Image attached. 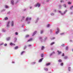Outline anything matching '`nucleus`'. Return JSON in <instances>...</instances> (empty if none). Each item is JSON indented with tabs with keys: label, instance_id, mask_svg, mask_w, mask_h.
Segmentation results:
<instances>
[{
	"label": "nucleus",
	"instance_id": "1",
	"mask_svg": "<svg viewBox=\"0 0 73 73\" xmlns=\"http://www.w3.org/2000/svg\"><path fill=\"white\" fill-rule=\"evenodd\" d=\"M31 18L27 17L26 18L25 21L27 22V24H29L31 23Z\"/></svg>",
	"mask_w": 73,
	"mask_h": 73
},
{
	"label": "nucleus",
	"instance_id": "2",
	"mask_svg": "<svg viewBox=\"0 0 73 73\" xmlns=\"http://www.w3.org/2000/svg\"><path fill=\"white\" fill-rule=\"evenodd\" d=\"M40 4L37 3V4H36V5H34V6L35 7H40Z\"/></svg>",
	"mask_w": 73,
	"mask_h": 73
},
{
	"label": "nucleus",
	"instance_id": "3",
	"mask_svg": "<svg viewBox=\"0 0 73 73\" xmlns=\"http://www.w3.org/2000/svg\"><path fill=\"white\" fill-rule=\"evenodd\" d=\"M39 39L40 40L41 42H43V39H42V38L41 37H39Z\"/></svg>",
	"mask_w": 73,
	"mask_h": 73
},
{
	"label": "nucleus",
	"instance_id": "4",
	"mask_svg": "<svg viewBox=\"0 0 73 73\" xmlns=\"http://www.w3.org/2000/svg\"><path fill=\"white\" fill-rule=\"evenodd\" d=\"M55 52L54 51H53L52 53H51L50 54V57H51L52 55L53 54H55Z\"/></svg>",
	"mask_w": 73,
	"mask_h": 73
},
{
	"label": "nucleus",
	"instance_id": "5",
	"mask_svg": "<svg viewBox=\"0 0 73 73\" xmlns=\"http://www.w3.org/2000/svg\"><path fill=\"white\" fill-rule=\"evenodd\" d=\"M55 52L54 51H53L52 53H51L50 54V57H51L52 55L53 54H55Z\"/></svg>",
	"mask_w": 73,
	"mask_h": 73
},
{
	"label": "nucleus",
	"instance_id": "6",
	"mask_svg": "<svg viewBox=\"0 0 73 73\" xmlns=\"http://www.w3.org/2000/svg\"><path fill=\"white\" fill-rule=\"evenodd\" d=\"M67 11H68V10H66L64 11L63 13H61V15H64L66 13V12H67Z\"/></svg>",
	"mask_w": 73,
	"mask_h": 73
},
{
	"label": "nucleus",
	"instance_id": "7",
	"mask_svg": "<svg viewBox=\"0 0 73 73\" xmlns=\"http://www.w3.org/2000/svg\"><path fill=\"white\" fill-rule=\"evenodd\" d=\"M57 30L58 31H57L56 32V34H58V33L59 32H60V29H59V28H58L57 29Z\"/></svg>",
	"mask_w": 73,
	"mask_h": 73
},
{
	"label": "nucleus",
	"instance_id": "8",
	"mask_svg": "<svg viewBox=\"0 0 73 73\" xmlns=\"http://www.w3.org/2000/svg\"><path fill=\"white\" fill-rule=\"evenodd\" d=\"M36 33H37L36 31H35L34 32V33H33V35H32V36H35V35H36Z\"/></svg>",
	"mask_w": 73,
	"mask_h": 73
},
{
	"label": "nucleus",
	"instance_id": "9",
	"mask_svg": "<svg viewBox=\"0 0 73 73\" xmlns=\"http://www.w3.org/2000/svg\"><path fill=\"white\" fill-rule=\"evenodd\" d=\"M14 25V21H12L11 22V27H13Z\"/></svg>",
	"mask_w": 73,
	"mask_h": 73
},
{
	"label": "nucleus",
	"instance_id": "10",
	"mask_svg": "<svg viewBox=\"0 0 73 73\" xmlns=\"http://www.w3.org/2000/svg\"><path fill=\"white\" fill-rule=\"evenodd\" d=\"M14 1L13 0H12L11 1V4H12L13 5L14 4Z\"/></svg>",
	"mask_w": 73,
	"mask_h": 73
},
{
	"label": "nucleus",
	"instance_id": "11",
	"mask_svg": "<svg viewBox=\"0 0 73 73\" xmlns=\"http://www.w3.org/2000/svg\"><path fill=\"white\" fill-rule=\"evenodd\" d=\"M9 23H10V22H9V21L7 23V27H9Z\"/></svg>",
	"mask_w": 73,
	"mask_h": 73
},
{
	"label": "nucleus",
	"instance_id": "12",
	"mask_svg": "<svg viewBox=\"0 0 73 73\" xmlns=\"http://www.w3.org/2000/svg\"><path fill=\"white\" fill-rule=\"evenodd\" d=\"M10 39H11V37H9L6 38V40H7V41H8Z\"/></svg>",
	"mask_w": 73,
	"mask_h": 73
},
{
	"label": "nucleus",
	"instance_id": "13",
	"mask_svg": "<svg viewBox=\"0 0 73 73\" xmlns=\"http://www.w3.org/2000/svg\"><path fill=\"white\" fill-rule=\"evenodd\" d=\"M43 59H44V58H42L41 59H40L39 61V62H41L42 61V60H43Z\"/></svg>",
	"mask_w": 73,
	"mask_h": 73
},
{
	"label": "nucleus",
	"instance_id": "14",
	"mask_svg": "<svg viewBox=\"0 0 73 73\" xmlns=\"http://www.w3.org/2000/svg\"><path fill=\"white\" fill-rule=\"evenodd\" d=\"M57 52H58V54H60L62 53L61 52H60L59 50H58Z\"/></svg>",
	"mask_w": 73,
	"mask_h": 73
},
{
	"label": "nucleus",
	"instance_id": "15",
	"mask_svg": "<svg viewBox=\"0 0 73 73\" xmlns=\"http://www.w3.org/2000/svg\"><path fill=\"white\" fill-rule=\"evenodd\" d=\"M39 20V18H37V19L36 20L35 22V23H37Z\"/></svg>",
	"mask_w": 73,
	"mask_h": 73
},
{
	"label": "nucleus",
	"instance_id": "16",
	"mask_svg": "<svg viewBox=\"0 0 73 73\" xmlns=\"http://www.w3.org/2000/svg\"><path fill=\"white\" fill-rule=\"evenodd\" d=\"M44 55L43 54H41V57L42 58H43V57H44Z\"/></svg>",
	"mask_w": 73,
	"mask_h": 73
},
{
	"label": "nucleus",
	"instance_id": "17",
	"mask_svg": "<svg viewBox=\"0 0 73 73\" xmlns=\"http://www.w3.org/2000/svg\"><path fill=\"white\" fill-rule=\"evenodd\" d=\"M32 38H31L27 41V42H29V41H32Z\"/></svg>",
	"mask_w": 73,
	"mask_h": 73
},
{
	"label": "nucleus",
	"instance_id": "18",
	"mask_svg": "<svg viewBox=\"0 0 73 73\" xmlns=\"http://www.w3.org/2000/svg\"><path fill=\"white\" fill-rule=\"evenodd\" d=\"M10 45H11V46H12V45H13L14 46L15 45V44H13L12 43H11L10 44Z\"/></svg>",
	"mask_w": 73,
	"mask_h": 73
},
{
	"label": "nucleus",
	"instance_id": "19",
	"mask_svg": "<svg viewBox=\"0 0 73 73\" xmlns=\"http://www.w3.org/2000/svg\"><path fill=\"white\" fill-rule=\"evenodd\" d=\"M17 38H15V40H14V42H16L17 41Z\"/></svg>",
	"mask_w": 73,
	"mask_h": 73
},
{
	"label": "nucleus",
	"instance_id": "20",
	"mask_svg": "<svg viewBox=\"0 0 73 73\" xmlns=\"http://www.w3.org/2000/svg\"><path fill=\"white\" fill-rule=\"evenodd\" d=\"M63 6L64 7V8H66V4H64L63 5Z\"/></svg>",
	"mask_w": 73,
	"mask_h": 73
},
{
	"label": "nucleus",
	"instance_id": "21",
	"mask_svg": "<svg viewBox=\"0 0 73 73\" xmlns=\"http://www.w3.org/2000/svg\"><path fill=\"white\" fill-rule=\"evenodd\" d=\"M47 38H48L47 37H45L44 38V41H45L46 40H47Z\"/></svg>",
	"mask_w": 73,
	"mask_h": 73
},
{
	"label": "nucleus",
	"instance_id": "22",
	"mask_svg": "<svg viewBox=\"0 0 73 73\" xmlns=\"http://www.w3.org/2000/svg\"><path fill=\"white\" fill-rule=\"evenodd\" d=\"M68 58V57L67 56H65L64 57V59H67V58Z\"/></svg>",
	"mask_w": 73,
	"mask_h": 73
},
{
	"label": "nucleus",
	"instance_id": "23",
	"mask_svg": "<svg viewBox=\"0 0 73 73\" xmlns=\"http://www.w3.org/2000/svg\"><path fill=\"white\" fill-rule=\"evenodd\" d=\"M50 65V63L46 64V66H48L49 65Z\"/></svg>",
	"mask_w": 73,
	"mask_h": 73
},
{
	"label": "nucleus",
	"instance_id": "24",
	"mask_svg": "<svg viewBox=\"0 0 73 73\" xmlns=\"http://www.w3.org/2000/svg\"><path fill=\"white\" fill-rule=\"evenodd\" d=\"M44 46H42L41 47V49L42 50H44Z\"/></svg>",
	"mask_w": 73,
	"mask_h": 73
},
{
	"label": "nucleus",
	"instance_id": "25",
	"mask_svg": "<svg viewBox=\"0 0 73 73\" xmlns=\"http://www.w3.org/2000/svg\"><path fill=\"white\" fill-rule=\"evenodd\" d=\"M58 62H62V60L61 59H59L58 60Z\"/></svg>",
	"mask_w": 73,
	"mask_h": 73
},
{
	"label": "nucleus",
	"instance_id": "26",
	"mask_svg": "<svg viewBox=\"0 0 73 73\" xmlns=\"http://www.w3.org/2000/svg\"><path fill=\"white\" fill-rule=\"evenodd\" d=\"M18 48L19 47L18 46H17L15 47V49H18Z\"/></svg>",
	"mask_w": 73,
	"mask_h": 73
},
{
	"label": "nucleus",
	"instance_id": "27",
	"mask_svg": "<svg viewBox=\"0 0 73 73\" xmlns=\"http://www.w3.org/2000/svg\"><path fill=\"white\" fill-rule=\"evenodd\" d=\"M54 44V42H52L50 44V45H53V44Z\"/></svg>",
	"mask_w": 73,
	"mask_h": 73
},
{
	"label": "nucleus",
	"instance_id": "28",
	"mask_svg": "<svg viewBox=\"0 0 73 73\" xmlns=\"http://www.w3.org/2000/svg\"><path fill=\"white\" fill-rule=\"evenodd\" d=\"M71 68L70 67H69L68 68V71H70V69H71Z\"/></svg>",
	"mask_w": 73,
	"mask_h": 73
},
{
	"label": "nucleus",
	"instance_id": "29",
	"mask_svg": "<svg viewBox=\"0 0 73 73\" xmlns=\"http://www.w3.org/2000/svg\"><path fill=\"white\" fill-rule=\"evenodd\" d=\"M44 32V30H41L40 31V34H42Z\"/></svg>",
	"mask_w": 73,
	"mask_h": 73
},
{
	"label": "nucleus",
	"instance_id": "30",
	"mask_svg": "<svg viewBox=\"0 0 73 73\" xmlns=\"http://www.w3.org/2000/svg\"><path fill=\"white\" fill-rule=\"evenodd\" d=\"M25 53V51H23L22 52L21 54V55H22V54H23V53Z\"/></svg>",
	"mask_w": 73,
	"mask_h": 73
},
{
	"label": "nucleus",
	"instance_id": "31",
	"mask_svg": "<svg viewBox=\"0 0 73 73\" xmlns=\"http://www.w3.org/2000/svg\"><path fill=\"white\" fill-rule=\"evenodd\" d=\"M25 19V17L24 16H23L22 17V20H24V19Z\"/></svg>",
	"mask_w": 73,
	"mask_h": 73
},
{
	"label": "nucleus",
	"instance_id": "32",
	"mask_svg": "<svg viewBox=\"0 0 73 73\" xmlns=\"http://www.w3.org/2000/svg\"><path fill=\"white\" fill-rule=\"evenodd\" d=\"M73 6H72L70 7V9H71V10H72V9H73Z\"/></svg>",
	"mask_w": 73,
	"mask_h": 73
},
{
	"label": "nucleus",
	"instance_id": "33",
	"mask_svg": "<svg viewBox=\"0 0 73 73\" xmlns=\"http://www.w3.org/2000/svg\"><path fill=\"white\" fill-rule=\"evenodd\" d=\"M2 31L3 32H5V30L4 29H2Z\"/></svg>",
	"mask_w": 73,
	"mask_h": 73
},
{
	"label": "nucleus",
	"instance_id": "34",
	"mask_svg": "<svg viewBox=\"0 0 73 73\" xmlns=\"http://www.w3.org/2000/svg\"><path fill=\"white\" fill-rule=\"evenodd\" d=\"M66 50H68V47L67 46L66 48Z\"/></svg>",
	"mask_w": 73,
	"mask_h": 73
},
{
	"label": "nucleus",
	"instance_id": "35",
	"mask_svg": "<svg viewBox=\"0 0 73 73\" xmlns=\"http://www.w3.org/2000/svg\"><path fill=\"white\" fill-rule=\"evenodd\" d=\"M63 65H64V64H63V63H62L61 64H60L61 66H63Z\"/></svg>",
	"mask_w": 73,
	"mask_h": 73
},
{
	"label": "nucleus",
	"instance_id": "36",
	"mask_svg": "<svg viewBox=\"0 0 73 73\" xmlns=\"http://www.w3.org/2000/svg\"><path fill=\"white\" fill-rule=\"evenodd\" d=\"M64 1L63 0H62L60 1V3H64Z\"/></svg>",
	"mask_w": 73,
	"mask_h": 73
},
{
	"label": "nucleus",
	"instance_id": "37",
	"mask_svg": "<svg viewBox=\"0 0 73 73\" xmlns=\"http://www.w3.org/2000/svg\"><path fill=\"white\" fill-rule=\"evenodd\" d=\"M29 35H27L25 36V37L26 38H27V37H29Z\"/></svg>",
	"mask_w": 73,
	"mask_h": 73
},
{
	"label": "nucleus",
	"instance_id": "38",
	"mask_svg": "<svg viewBox=\"0 0 73 73\" xmlns=\"http://www.w3.org/2000/svg\"><path fill=\"white\" fill-rule=\"evenodd\" d=\"M5 20H8V18L7 17H6L5 18Z\"/></svg>",
	"mask_w": 73,
	"mask_h": 73
},
{
	"label": "nucleus",
	"instance_id": "39",
	"mask_svg": "<svg viewBox=\"0 0 73 73\" xmlns=\"http://www.w3.org/2000/svg\"><path fill=\"white\" fill-rule=\"evenodd\" d=\"M44 70H46V71H47L48 69V68H45L44 69Z\"/></svg>",
	"mask_w": 73,
	"mask_h": 73
},
{
	"label": "nucleus",
	"instance_id": "40",
	"mask_svg": "<svg viewBox=\"0 0 73 73\" xmlns=\"http://www.w3.org/2000/svg\"><path fill=\"white\" fill-rule=\"evenodd\" d=\"M54 13H51V16H54Z\"/></svg>",
	"mask_w": 73,
	"mask_h": 73
},
{
	"label": "nucleus",
	"instance_id": "41",
	"mask_svg": "<svg viewBox=\"0 0 73 73\" xmlns=\"http://www.w3.org/2000/svg\"><path fill=\"white\" fill-rule=\"evenodd\" d=\"M50 26V25L49 24H48L47 25V27H49Z\"/></svg>",
	"mask_w": 73,
	"mask_h": 73
},
{
	"label": "nucleus",
	"instance_id": "42",
	"mask_svg": "<svg viewBox=\"0 0 73 73\" xmlns=\"http://www.w3.org/2000/svg\"><path fill=\"white\" fill-rule=\"evenodd\" d=\"M35 62H33L31 63V64L32 65H33L34 64H35Z\"/></svg>",
	"mask_w": 73,
	"mask_h": 73
},
{
	"label": "nucleus",
	"instance_id": "43",
	"mask_svg": "<svg viewBox=\"0 0 73 73\" xmlns=\"http://www.w3.org/2000/svg\"><path fill=\"white\" fill-rule=\"evenodd\" d=\"M4 45L5 46H7V43H5L4 44Z\"/></svg>",
	"mask_w": 73,
	"mask_h": 73
},
{
	"label": "nucleus",
	"instance_id": "44",
	"mask_svg": "<svg viewBox=\"0 0 73 73\" xmlns=\"http://www.w3.org/2000/svg\"><path fill=\"white\" fill-rule=\"evenodd\" d=\"M5 8H8V6H7V5H5Z\"/></svg>",
	"mask_w": 73,
	"mask_h": 73
},
{
	"label": "nucleus",
	"instance_id": "45",
	"mask_svg": "<svg viewBox=\"0 0 73 73\" xmlns=\"http://www.w3.org/2000/svg\"><path fill=\"white\" fill-rule=\"evenodd\" d=\"M16 35H18V33L16 32L15 33Z\"/></svg>",
	"mask_w": 73,
	"mask_h": 73
},
{
	"label": "nucleus",
	"instance_id": "46",
	"mask_svg": "<svg viewBox=\"0 0 73 73\" xmlns=\"http://www.w3.org/2000/svg\"><path fill=\"white\" fill-rule=\"evenodd\" d=\"M58 12L59 13H60L61 14V13H61V11H59Z\"/></svg>",
	"mask_w": 73,
	"mask_h": 73
},
{
	"label": "nucleus",
	"instance_id": "47",
	"mask_svg": "<svg viewBox=\"0 0 73 73\" xmlns=\"http://www.w3.org/2000/svg\"><path fill=\"white\" fill-rule=\"evenodd\" d=\"M64 35V33H62L60 34V35Z\"/></svg>",
	"mask_w": 73,
	"mask_h": 73
},
{
	"label": "nucleus",
	"instance_id": "48",
	"mask_svg": "<svg viewBox=\"0 0 73 73\" xmlns=\"http://www.w3.org/2000/svg\"><path fill=\"white\" fill-rule=\"evenodd\" d=\"M55 39V38L54 37H53L52 38H51V40H54V39Z\"/></svg>",
	"mask_w": 73,
	"mask_h": 73
},
{
	"label": "nucleus",
	"instance_id": "49",
	"mask_svg": "<svg viewBox=\"0 0 73 73\" xmlns=\"http://www.w3.org/2000/svg\"><path fill=\"white\" fill-rule=\"evenodd\" d=\"M26 48H27V46H24V49H26Z\"/></svg>",
	"mask_w": 73,
	"mask_h": 73
},
{
	"label": "nucleus",
	"instance_id": "50",
	"mask_svg": "<svg viewBox=\"0 0 73 73\" xmlns=\"http://www.w3.org/2000/svg\"><path fill=\"white\" fill-rule=\"evenodd\" d=\"M68 4H69L70 5L71 4V3L70 2H68Z\"/></svg>",
	"mask_w": 73,
	"mask_h": 73
},
{
	"label": "nucleus",
	"instance_id": "51",
	"mask_svg": "<svg viewBox=\"0 0 73 73\" xmlns=\"http://www.w3.org/2000/svg\"><path fill=\"white\" fill-rule=\"evenodd\" d=\"M59 7L60 8H61V5H59Z\"/></svg>",
	"mask_w": 73,
	"mask_h": 73
},
{
	"label": "nucleus",
	"instance_id": "52",
	"mask_svg": "<svg viewBox=\"0 0 73 73\" xmlns=\"http://www.w3.org/2000/svg\"><path fill=\"white\" fill-rule=\"evenodd\" d=\"M62 46H65V44H63L61 45Z\"/></svg>",
	"mask_w": 73,
	"mask_h": 73
},
{
	"label": "nucleus",
	"instance_id": "53",
	"mask_svg": "<svg viewBox=\"0 0 73 73\" xmlns=\"http://www.w3.org/2000/svg\"><path fill=\"white\" fill-rule=\"evenodd\" d=\"M10 11H9L7 13V14H10Z\"/></svg>",
	"mask_w": 73,
	"mask_h": 73
},
{
	"label": "nucleus",
	"instance_id": "54",
	"mask_svg": "<svg viewBox=\"0 0 73 73\" xmlns=\"http://www.w3.org/2000/svg\"><path fill=\"white\" fill-rule=\"evenodd\" d=\"M27 29H24V30H23V31H24V32H25V31H27Z\"/></svg>",
	"mask_w": 73,
	"mask_h": 73
},
{
	"label": "nucleus",
	"instance_id": "55",
	"mask_svg": "<svg viewBox=\"0 0 73 73\" xmlns=\"http://www.w3.org/2000/svg\"><path fill=\"white\" fill-rule=\"evenodd\" d=\"M65 56V55L64 54V53H63L62 55V56Z\"/></svg>",
	"mask_w": 73,
	"mask_h": 73
},
{
	"label": "nucleus",
	"instance_id": "56",
	"mask_svg": "<svg viewBox=\"0 0 73 73\" xmlns=\"http://www.w3.org/2000/svg\"><path fill=\"white\" fill-rule=\"evenodd\" d=\"M50 32H51V33H52V29L50 30Z\"/></svg>",
	"mask_w": 73,
	"mask_h": 73
},
{
	"label": "nucleus",
	"instance_id": "57",
	"mask_svg": "<svg viewBox=\"0 0 73 73\" xmlns=\"http://www.w3.org/2000/svg\"><path fill=\"white\" fill-rule=\"evenodd\" d=\"M28 46H29V47H30L32 46V45H29Z\"/></svg>",
	"mask_w": 73,
	"mask_h": 73
},
{
	"label": "nucleus",
	"instance_id": "58",
	"mask_svg": "<svg viewBox=\"0 0 73 73\" xmlns=\"http://www.w3.org/2000/svg\"><path fill=\"white\" fill-rule=\"evenodd\" d=\"M3 43H2L1 44H0V45H3Z\"/></svg>",
	"mask_w": 73,
	"mask_h": 73
},
{
	"label": "nucleus",
	"instance_id": "59",
	"mask_svg": "<svg viewBox=\"0 0 73 73\" xmlns=\"http://www.w3.org/2000/svg\"><path fill=\"white\" fill-rule=\"evenodd\" d=\"M49 0H47L46 2H49Z\"/></svg>",
	"mask_w": 73,
	"mask_h": 73
},
{
	"label": "nucleus",
	"instance_id": "60",
	"mask_svg": "<svg viewBox=\"0 0 73 73\" xmlns=\"http://www.w3.org/2000/svg\"><path fill=\"white\" fill-rule=\"evenodd\" d=\"M32 7H30V9H32Z\"/></svg>",
	"mask_w": 73,
	"mask_h": 73
},
{
	"label": "nucleus",
	"instance_id": "61",
	"mask_svg": "<svg viewBox=\"0 0 73 73\" xmlns=\"http://www.w3.org/2000/svg\"><path fill=\"white\" fill-rule=\"evenodd\" d=\"M24 27V25H22V27L23 28V27Z\"/></svg>",
	"mask_w": 73,
	"mask_h": 73
},
{
	"label": "nucleus",
	"instance_id": "62",
	"mask_svg": "<svg viewBox=\"0 0 73 73\" xmlns=\"http://www.w3.org/2000/svg\"><path fill=\"white\" fill-rule=\"evenodd\" d=\"M12 63L13 64H15V62H12Z\"/></svg>",
	"mask_w": 73,
	"mask_h": 73
},
{
	"label": "nucleus",
	"instance_id": "63",
	"mask_svg": "<svg viewBox=\"0 0 73 73\" xmlns=\"http://www.w3.org/2000/svg\"><path fill=\"white\" fill-rule=\"evenodd\" d=\"M26 9H25L23 10V11H26Z\"/></svg>",
	"mask_w": 73,
	"mask_h": 73
},
{
	"label": "nucleus",
	"instance_id": "64",
	"mask_svg": "<svg viewBox=\"0 0 73 73\" xmlns=\"http://www.w3.org/2000/svg\"><path fill=\"white\" fill-rule=\"evenodd\" d=\"M73 14V12H71V13H70V14Z\"/></svg>",
	"mask_w": 73,
	"mask_h": 73
}]
</instances>
